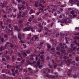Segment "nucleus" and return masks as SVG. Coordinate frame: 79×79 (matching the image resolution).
Instances as JSON below:
<instances>
[{
  "label": "nucleus",
  "mask_w": 79,
  "mask_h": 79,
  "mask_svg": "<svg viewBox=\"0 0 79 79\" xmlns=\"http://www.w3.org/2000/svg\"><path fill=\"white\" fill-rule=\"evenodd\" d=\"M37 2H36L35 4V6L37 7H38L37 5L39 4L38 5V6H41L42 8H44V6H42V3H45L46 2L44 1V0H42V1L39 0L38 1H37Z\"/></svg>",
  "instance_id": "obj_1"
},
{
  "label": "nucleus",
  "mask_w": 79,
  "mask_h": 79,
  "mask_svg": "<svg viewBox=\"0 0 79 79\" xmlns=\"http://www.w3.org/2000/svg\"><path fill=\"white\" fill-rule=\"evenodd\" d=\"M30 29H31V31L32 32H35L34 30H33L32 27L31 26H30V27H26L23 29V31L24 32L26 31H30Z\"/></svg>",
  "instance_id": "obj_2"
},
{
  "label": "nucleus",
  "mask_w": 79,
  "mask_h": 79,
  "mask_svg": "<svg viewBox=\"0 0 79 79\" xmlns=\"http://www.w3.org/2000/svg\"><path fill=\"white\" fill-rule=\"evenodd\" d=\"M40 64V60H39L38 61H37V64L36 65H34L33 66L35 68H37L38 67V66H39V68L40 69H41L42 68V65H39Z\"/></svg>",
  "instance_id": "obj_3"
},
{
  "label": "nucleus",
  "mask_w": 79,
  "mask_h": 79,
  "mask_svg": "<svg viewBox=\"0 0 79 79\" xmlns=\"http://www.w3.org/2000/svg\"><path fill=\"white\" fill-rule=\"evenodd\" d=\"M18 37L19 40H20V41H19L20 43L21 44H22V43H25V42L23 41L22 40H21V33H18Z\"/></svg>",
  "instance_id": "obj_4"
},
{
  "label": "nucleus",
  "mask_w": 79,
  "mask_h": 79,
  "mask_svg": "<svg viewBox=\"0 0 79 79\" xmlns=\"http://www.w3.org/2000/svg\"><path fill=\"white\" fill-rule=\"evenodd\" d=\"M21 6V7H20L21 6V5H18V8L19 10H24L25 9H26V7L24 6L23 5H22Z\"/></svg>",
  "instance_id": "obj_5"
},
{
  "label": "nucleus",
  "mask_w": 79,
  "mask_h": 79,
  "mask_svg": "<svg viewBox=\"0 0 79 79\" xmlns=\"http://www.w3.org/2000/svg\"><path fill=\"white\" fill-rule=\"evenodd\" d=\"M64 22L62 21H58V23L60 22H61V23H65V24H67V23H69V24L71 23V21H70V20H69V21L67 22H66L67 20L66 19H64Z\"/></svg>",
  "instance_id": "obj_6"
},
{
  "label": "nucleus",
  "mask_w": 79,
  "mask_h": 79,
  "mask_svg": "<svg viewBox=\"0 0 79 79\" xmlns=\"http://www.w3.org/2000/svg\"><path fill=\"white\" fill-rule=\"evenodd\" d=\"M46 77H48L49 78H52V79H54V78H55V77H57V76H53L52 77V76L50 75H46Z\"/></svg>",
  "instance_id": "obj_7"
},
{
  "label": "nucleus",
  "mask_w": 79,
  "mask_h": 79,
  "mask_svg": "<svg viewBox=\"0 0 79 79\" xmlns=\"http://www.w3.org/2000/svg\"><path fill=\"white\" fill-rule=\"evenodd\" d=\"M14 29L15 30H17L18 32H20L21 31L20 29L19 28V27H18V26H14Z\"/></svg>",
  "instance_id": "obj_8"
},
{
  "label": "nucleus",
  "mask_w": 79,
  "mask_h": 79,
  "mask_svg": "<svg viewBox=\"0 0 79 79\" xmlns=\"http://www.w3.org/2000/svg\"><path fill=\"white\" fill-rule=\"evenodd\" d=\"M75 11L74 10H72L71 12V14L72 15V16H73V18H74V17H76V15H74V14Z\"/></svg>",
  "instance_id": "obj_9"
},
{
  "label": "nucleus",
  "mask_w": 79,
  "mask_h": 79,
  "mask_svg": "<svg viewBox=\"0 0 79 79\" xmlns=\"http://www.w3.org/2000/svg\"><path fill=\"white\" fill-rule=\"evenodd\" d=\"M13 30V28H11V30H10V29H6V32L7 33H10V34H11V33H12V30Z\"/></svg>",
  "instance_id": "obj_10"
},
{
  "label": "nucleus",
  "mask_w": 79,
  "mask_h": 79,
  "mask_svg": "<svg viewBox=\"0 0 79 79\" xmlns=\"http://www.w3.org/2000/svg\"><path fill=\"white\" fill-rule=\"evenodd\" d=\"M21 13L20 12H19L17 14V16H18L17 18H19V19H20V18H21Z\"/></svg>",
  "instance_id": "obj_11"
},
{
  "label": "nucleus",
  "mask_w": 79,
  "mask_h": 79,
  "mask_svg": "<svg viewBox=\"0 0 79 79\" xmlns=\"http://www.w3.org/2000/svg\"><path fill=\"white\" fill-rule=\"evenodd\" d=\"M78 1L76 3H74V2H72L71 1H69V2H70L71 3H77V6H79V2H78L79 1V0H77Z\"/></svg>",
  "instance_id": "obj_12"
},
{
  "label": "nucleus",
  "mask_w": 79,
  "mask_h": 79,
  "mask_svg": "<svg viewBox=\"0 0 79 79\" xmlns=\"http://www.w3.org/2000/svg\"><path fill=\"white\" fill-rule=\"evenodd\" d=\"M8 44H9V42H7L6 43V44L5 45V47H4V49H6V47H7V45H8Z\"/></svg>",
  "instance_id": "obj_13"
},
{
  "label": "nucleus",
  "mask_w": 79,
  "mask_h": 79,
  "mask_svg": "<svg viewBox=\"0 0 79 79\" xmlns=\"http://www.w3.org/2000/svg\"><path fill=\"white\" fill-rule=\"evenodd\" d=\"M70 2H74V3H77L78 2L77 0H71Z\"/></svg>",
  "instance_id": "obj_14"
},
{
  "label": "nucleus",
  "mask_w": 79,
  "mask_h": 79,
  "mask_svg": "<svg viewBox=\"0 0 79 79\" xmlns=\"http://www.w3.org/2000/svg\"><path fill=\"white\" fill-rule=\"evenodd\" d=\"M24 61H25V60L23 59L22 60L20 63L22 64H24Z\"/></svg>",
  "instance_id": "obj_15"
},
{
  "label": "nucleus",
  "mask_w": 79,
  "mask_h": 79,
  "mask_svg": "<svg viewBox=\"0 0 79 79\" xmlns=\"http://www.w3.org/2000/svg\"><path fill=\"white\" fill-rule=\"evenodd\" d=\"M6 3H7L6 2H4V4H2V8H3V7H5V5L6 4Z\"/></svg>",
  "instance_id": "obj_16"
},
{
  "label": "nucleus",
  "mask_w": 79,
  "mask_h": 79,
  "mask_svg": "<svg viewBox=\"0 0 79 79\" xmlns=\"http://www.w3.org/2000/svg\"><path fill=\"white\" fill-rule=\"evenodd\" d=\"M26 15V13H23V14L22 15H21L22 17H24Z\"/></svg>",
  "instance_id": "obj_17"
},
{
  "label": "nucleus",
  "mask_w": 79,
  "mask_h": 79,
  "mask_svg": "<svg viewBox=\"0 0 79 79\" xmlns=\"http://www.w3.org/2000/svg\"><path fill=\"white\" fill-rule=\"evenodd\" d=\"M51 49L53 52H55V48L54 47H52Z\"/></svg>",
  "instance_id": "obj_18"
},
{
  "label": "nucleus",
  "mask_w": 79,
  "mask_h": 79,
  "mask_svg": "<svg viewBox=\"0 0 79 79\" xmlns=\"http://www.w3.org/2000/svg\"><path fill=\"white\" fill-rule=\"evenodd\" d=\"M12 74L14 76H15V70L14 69H12Z\"/></svg>",
  "instance_id": "obj_19"
},
{
  "label": "nucleus",
  "mask_w": 79,
  "mask_h": 79,
  "mask_svg": "<svg viewBox=\"0 0 79 79\" xmlns=\"http://www.w3.org/2000/svg\"><path fill=\"white\" fill-rule=\"evenodd\" d=\"M34 13V11H33V10L31 9L30 11V14L31 15V14H32V13Z\"/></svg>",
  "instance_id": "obj_20"
},
{
  "label": "nucleus",
  "mask_w": 79,
  "mask_h": 79,
  "mask_svg": "<svg viewBox=\"0 0 79 79\" xmlns=\"http://www.w3.org/2000/svg\"><path fill=\"white\" fill-rule=\"evenodd\" d=\"M73 39H75V40H76V39L79 40V37H75Z\"/></svg>",
  "instance_id": "obj_21"
},
{
  "label": "nucleus",
  "mask_w": 79,
  "mask_h": 79,
  "mask_svg": "<svg viewBox=\"0 0 79 79\" xmlns=\"http://www.w3.org/2000/svg\"><path fill=\"white\" fill-rule=\"evenodd\" d=\"M20 65H17L16 67V69H19V68H20Z\"/></svg>",
  "instance_id": "obj_22"
},
{
  "label": "nucleus",
  "mask_w": 79,
  "mask_h": 79,
  "mask_svg": "<svg viewBox=\"0 0 79 79\" xmlns=\"http://www.w3.org/2000/svg\"><path fill=\"white\" fill-rule=\"evenodd\" d=\"M11 67H12V66L10 65H7V68H11Z\"/></svg>",
  "instance_id": "obj_23"
},
{
  "label": "nucleus",
  "mask_w": 79,
  "mask_h": 79,
  "mask_svg": "<svg viewBox=\"0 0 79 79\" xmlns=\"http://www.w3.org/2000/svg\"><path fill=\"white\" fill-rule=\"evenodd\" d=\"M33 37L35 39V40H37V39H38V37H37V36H33Z\"/></svg>",
  "instance_id": "obj_24"
},
{
  "label": "nucleus",
  "mask_w": 79,
  "mask_h": 79,
  "mask_svg": "<svg viewBox=\"0 0 79 79\" xmlns=\"http://www.w3.org/2000/svg\"><path fill=\"white\" fill-rule=\"evenodd\" d=\"M22 60V58L21 57L20 58H18L17 60V61H21Z\"/></svg>",
  "instance_id": "obj_25"
},
{
  "label": "nucleus",
  "mask_w": 79,
  "mask_h": 79,
  "mask_svg": "<svg viewBox=\"0 0 79 79\" xmlns=\"http://www.w3.org/2000/svg\"><path fill=\"white\" fill-rule=\"evenodd\" d=\"M25 52H26V53H27V54L30 53V52H29V51H25Z\"/></svg>",
  "instance_id": "obj_26"
},
{
  "label": "nucleus",
  "mask_w": 79,
  "mask_h": 79,
  "mask_svg": "<svg viewBox=\"0 0 79 79\" xmlns=\"http://www.w3.org/2000/svg\"><path fill=\"white\" fill-rule=\"evenodd\" d=\"M47 47L48 48H50V45L49 44H48Z\"/></svg>",
  "instance_id": "obj_27"
},
{
  "label": "nucleus",
  "mask_w": 79,
  "mask_h": 79,
  "mask_svg": "<svg viewBox=\"0 0 79 79\" xmlns=\"http://www.w3.org/2000/svg\"><path fill=\"white\" fill-rule=\"evenodd\" d=\"M8 37V36L6 34L4 35V38H7Z\"/></svg>",
  "instance_id": "obj_28"
},
{
  "label": "nucleus",
  "mask_w": 79,
  "mask_h": 79,
  "mask_svg": "<svg viewBox=\"0 0 79 79\" xmlns=\"http://www.w3.org/2000/svg\"><path fill=\"white\" fill-rule=\"evenodd\" d=\"M60 35L59 34V33H56V37H58V35Z\"/></svg>",
  "instance_id": "obj_29"
},
{
  "label": "nucleus",
  "mask_w": 79,
  "mask_h": 79,
  "mask_svg": "<svg viewBox=\"0 0 79 79\" xmlns=\"http://www.w3.org/2000/svg\"><path fill=\"white\" fill-rule=\"evenodd\" d=\"M4 40V39L3 38H2L1 39V41L2 42H3V40Z\"/></svg>",
  "instance_id": "obj_30"
},
{
  "label": "nucleus",
  "mask_w": 79,
  "mask_h": 79,
  "mask_svg": "<svg viewBox=\"0 0 79 79\" xmlns=\"http://www.w3.org/2000/svg\"><path fill=\"white\" fill-rule=\"evenodd\" d=\"M29 22H27V23L26 24V26H29Z\"/></svg>",
  "instance_id": "obj_31"
},
{
  "label": "nucleus",
  "mask_w": 79,
  "mask_h": 79,
  "mask_svg": "<svg viewBox=\"0 0 79 79\" xmlns=\"http://www.w3.org/2000/svg\"><path fill=\"white\" fill-rule=\"evenodd\" d=\"M22 53L23 54V55H25V56H27L26 54L24 52H23V53L22 52Z\"/></svg>",
  "instance_id": "obj_32"
},
{
  "label": "nucleus",
  "mask_w": 79,
  "mask_h": 79,
  "mask_svg": "<svg viewBox=\"0 0 79 79\" xmlns=\"http://www.w3.org/2000/svg\"><path fill=\"white\" fill-rule=\"evenodd\" d=\"M56 66H57V64H54V67L55 68H56Z\"/></svg>",
  "instance_id": "obj_33"
},
{
  "label": "nucleus",
  "mask_w": 79,
  "mask_h": 79,
  "mask_svg": "<svg viewBox=\"0 0 79 79\" xmlns=\"http://www.w3.org/2000/svg\"><path fill=\"white\" fill-rule=\"evenodd\" d=\"M31 21H32V20H31V18H29L28 19V21H29V22H31Z\"/></svg>",
  "instance_id": "obj_34"
},
{
  "label": "nucleus",
  "mask_w": 79,
  "mask_h": 79,
  "mask_svg": "<svg viewBox=\"0 0 79 79\" xmlns=\"http://www.w3.org/2000/svg\"><path fill=\"white\" fill-rule=\"evenodd\" d=\"M19 23H22V21L21 20H19L18 21Z\"/></svg>",
  "instance_id": "obj_35"
},
{
  "label": "nucleus",
  "mask_w": 79,
  "mask_h": 79,
  "mask_svg": "<svg viewBox=\"0 0 79 79\" xmlns=\"http://www.w3.org/2000/svg\"><path fill=\"white\" fill-rule=\"evenodd\" d=\"M44 29L46 30V31H48V28H47V27H44Z\"/></svg>",
  "instance_id": "obj_36"
},
{
  "label": "nucleus",
  "mask_w": 79,
  "mask_h": 79,
  "mask_svg": "<svg viewBox=\"0 0 79 79\" xmlns=\"http://www.w3.org/2000/svg\"><path fill=\"white\" fill-rule=\"evenodd\" d=\"M3 51V49H2V48H0V52H2Z\"/></svg>",
  "instance_id": "obj_37"
},
{
  "label": "nucleus",
  "mask_w": 79,
  "mask_h": 79,
  "mask_svg": "<svg viewBox=\"0 0 79 79\" xmlns=\"http://www.w3.org/2000/svg\"><path fill=\"white\" fill-rule=\"evenodd\" d=\"M76 61H79V59H78V58H76Z\"/></svg>",
  "instance_id": "obj_38"
},
{
  "label": "nucleus",
  "mask_w": 79,
  "mask_h": 79,
  "mask_svg": "<svg viewBox=\"0 0 79 79\" xmlns=\"http://www.w3.org/2000/svg\"><path fill=\"white\" fill-rule=\"evenodd\" d=\"M6 58L7 60H8L9 58H10L9 56H8L7 57H6Z\"/></svg>",
  "instance_id": "obj_39"
},
{
  "label": "nucleus",
  "mask_w": 79,
  "mask_h": 79,
  "mask_svg": "<svg viewBox=\"0 0 79 79\" xmlns=\"http://www.w3.org/2000/svg\"><path fill=\"white\" fill-rule=\"evenodd\" d=\"M40 13V12H37V13H36V15H37V16L38 15H39V14Z\"/></svg>",
  "instance_id": "obj_40"
},
{
  "label": "nucleus",
  "mask_w": 79,
  "mask_h": 79,
  "mask_svg": "<svg viewBox=\"0 0 79 79\" xmlns=\"http://www.w3.org/2000/svg\"><path fill=\"white\" fill-rule=\"evenodd\" d=\"M24 72H25V73H27V70L26 69H24Z\"/></svg>",
  "instance_id": "obj_41"
},
{
  "label": "nucleus",
  "mask_w": 79,
  "mask_h": 79,
  "mask_svg": "<svg viewBox=\"0 0 79 79\" xmlns=\"http://www.w3.org/2000/svg\"><path fill=\"white\" fill-rule=\"evenodd\" d=\"M2 61H6L5 59L4 58H3L2 59Z\"/></svg>",
  "instance_id": "obj_42"
},
{
  "label": "nucleus",
  "mask_w": 79,
  "mask_h": 79,
  "mask_svg": "<svg viewBox=\"0 0 79 79\" xmlns=\"http://www.w3.org/2000/svg\"><path fill=\"white\" fill-rule=\"evenodd\" d=\"M28 36H29V37H31V33L28 34Z\"/></svg>",
  "instance_id": "obj_43"
},
{
  "label": "nucleus",
  "mask_w": 79,
  "mask_h": 79,
  "mask_svg": "<svg viewBox=\"0 0 79 79\" xmlns=\"http://www.w3.org/2000/svg\"><path fill=\"white\" fill-rule=\"evenodd\" d=\"M13 17L14 18H15V17H16V15H13Z\"/></svg>",
  "instance_id": "obj_44"
},
{
  "label": "nucleus",
  "mask_w": 79,
  "mask_h": 79,
  "mask_svg": "<svg viewBox=\"0 0 79 79\" xmlns=\"http://www.w3.org/2000/svg\"><path fill=\"white\" fill-rule=\"evenodd\" d=\"M40 54V55H43V54H44V52H41Z\"/></svg>",
  "instance_id": "obj_45"
},
{
  "label": "nucleus",
  "mask_w": 79,
  "mask_h": 79,
  "mask_svg": "<svg viewBox=\"0 0 79 79\" xmlns=\"http://www.w3.org/2000/svg\"><path fill=\"white\" fill-rule=\"evenodd\" d=\"M75 35H79V33H77L76 34H75Z\"/></svg>",
  "instance_id": "obj_46"
},
{
  "label": "nucleus",
  "mask_w": 79,
  "mask_h": 79,
  "mask_svg": "<svg viewBox=\"0 0 79 79\" xmlns=\"http://www.w3.org/2000/svg\"><path fill=\"white\" fill-rule=\"evenodd\" d=\"M79 29V27H76L75 28V29Z\"/></svg>",
  "instance_id": "obj_47"
},
{
  "label": "nucleus",
  "mask_w": 79,
  "mask_h": 79,
  "mask_svg": "<svg viewBox=\"0 0 79 79\" xmlns=\"http://www.w3.org/2000/svg\"><path fill=\"white\" fill-rule=\"evenodd\" d=\"M17 2H18V3H20V2H21V1H20V0H17Z\"/></svg>",
  "instance_id": "obj_48"
},
{
  "label": "nucleus",
  "mask_w": 79,
  "mask_h": 79,
  "mask_svg": "<svg viewBox=\"0 0 79 79\" xmlns=\"http://www.w3.org/2000/svg\"><path fill=\"white\" fill-rule=\"evenodd\" d=\"M41 31H42L41 30H38V32H40Z\"/></svg>",
  "instance_id": "obj_49"
},
{
  "label": "nucleus",
  "mask_w": 79,
  "mask_h": 79,
  "mask_svg": "<svg viewBox=\"0 0 79 79\" xmlns=\"http://www.w3.org/2000/svg\"><path fill=\"white\" fill-rule=\"evenodd\" d=\"M15 12L16 11V10H17V9H14L13 10Z\"/></svg>",
  "instance_id": "obj_50"
},
{
  "label": "nucleus",
  "mask_w": 79,
  "mask_h": 79,
  "mask_svg": "<svg viewBox=\"0 0 79 79\" xmlns=\"http://www.w3.org/2000/svg\"><path fill=\"white\" fill-rule=\"evenodd\" d=\"M35 63H36V62L35 61L33 62V64H35Z\"/></svg>",
  "instance_id": "obj_51"
},
{
  "label": "nucleus",
  "mask_w": 79,
  "mask_h": 79,
  "mask_svg": "<svg viewBox=\"0 0 79 79\" xmlns=\"http://www.w3.org/2000/svg\"><path fill=\"white\" fill-rule=\"evenodd\" d=\"M64 35H61V37H64Z\"/></svg>",
  "instance_id": "obj_52"
},
{
  "label": "nucleus",
  "mask_w": 79,
  "mask_h": 79,
  "mask_svg": "<svg viewBox=\"0 0 79 79\" xmlns=\"http://www.w3.org/2000/svg\"><path fill=\"white\" fill-rule=\"evenodd\" d=\"M56 15H57V14H56V13H55L54 15V16H56Z\"/></svg>",
  "instance_id": "obj_53"
},
{
  "label": "nucleus",
  "mask_w": 79,
  "mask_h": 79,
  "mask_svg": "<svg viewBox=\"0 0 79 79\" xmlns=\"http://www.w3.org/2000/svg\"><path fill=\"white\" fill-rule=\"evenodd\" d=\"M23 46H24V48H26V45H24V44H23Z\"/></svg>",
  "instance_id": "obj_54"
},
{
  "label": "nucleus",
  "mask_w": 79,
  "mask_h": 79,
  "mask_svg": "<svg viewBox=\"0 0 79 79\" xmlns=\"http://www.w3.org/2000/svg\"><path fill=\"white\" fill-rule=\"evenodd\" d=\"M34 18V15H32V18Z\"/></svg>",
  "instance_id": "obj_55"
},
{
  "label": "nucleus",
  "mask_w": 79,
  "mask_h": 79,
  "mask_svg": "<svg viewBox=\"0 0 79 79\" xmlns=\"http://www.w3.org/2000/svg\"><path fill=\"white\" fill-rule=\"evenodd\" d=\"M74 42L75 44H77V42H76L75 41H74Z\"/></svg>",
  "instance_id": "obj_56"
},
{
  "label": "nucleus",
  "mask_w": 79,
  "mask_h": 79,
  "mask_svg": "<svg viewBox=\"0 0 79 79\" xmlns=\"http://www.w3.org/2000/svg\"><path fill=\"white\" fill-rule=\"evenodd\" d=\"M76 48V47H74L73 48V50H75V49Z\"/></svg>",
  "instance_id": "obj_57"
},
{
  "label": "nucleus",
  "mask_w": 79,
  "mask_h": 79,
  "mask_svg": "<svg viewBox=\"0 0 79 79\" xmlns=\"http://www.w3.org/2000/svg\"><path fill=\"white\" fill-rule=\"evenodd\" d=\"M40 58H41V59H43V56H42L41 57H40Z\"/></svg>",
  "instance_id": "obj_58"
},
{
  "label": "nucleus",
  "mask_w": 79,
  "mask_h": 79,
  "mask_svg": "<svg viewBox=\"0 0 79 79\" xmlns=\"http://www.w3.org/2000/svg\"><path fill=\"white\" fill-rule=\"evenodd\" d=\"M75 62H72V64H75Z\"/></svg>",
  "instance_id": "obj_59"
},
{
  "label": "nucleus",
  "mask_w": 79,
  "mask_h": 79,
  "mask_svg": "<svg viewBox=\"0 0 79 79\" xmlns=\"http://www.w3.org/2000/svg\"><path fill=\"white\" fill-rule=\"evenodd\" d=\"M59 48H60L59 47H57L56 50H58Z\"/></svg>",
  "instance_id": "obj_60"
},
{
  "label": "nucleus",
  "mask_w": 79,
  "mask_h": 79,
  "mask_svg": "<svg viewBox=\"0 0 79 79\" xmlns=\"http://www.w3.org/2000/svg\"><path fill=\"white\" fill-rule=\"evenodd\" d=\"M22 36H24V35H25L23 33V34H22Z\"/></svg>",
  "instance_id": "obj_61"
},
{
  "label": "nucleus",
  "mask_w": 79,
  "mask_h": 79,
  "mask_svg": "<svg viewBox=\"0 0 79 79\" xmlns=\"http://www.w3.org/2000/svg\"><path fill=\"white\" fill-rule=\"evenodd\" d=\"M9 11H12V9H10Z\"/></svg>",
  "instance_id": "obj_62"
},
{
  "label": "nucleus",
  "mask_w": 79,
  "mask_h": 79,
  "mask_svg": "<svg viewBox=\"0 0 79 79\" xmlns=\"http://www.w3.org/2000/svg\"><path fill=\"white\" fill-rule=\"evenodd\" d=\"M73 77L74 78H76V75L73 76Z\"/></svg>",
  "instance_id": "obj_63"
},
{
  "label": "nucleus",
  "mask_w": 79,
  "mask_h": 79,
  "mask_svg": "<svg viewBox=\"0 0 79 79\" xmlns=\"http://www.w3.org/2000/svg\"><path fill=\"white\" fill-rule=\"evenodd\" d=\"M77 51H79V48H78L77 49Z\"/></svg>",
  "instance_id": "obj_64"
}]
</instances>
